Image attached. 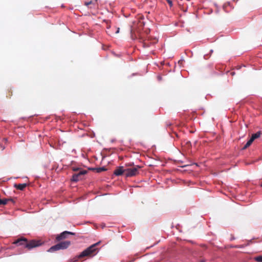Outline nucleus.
<instances>
[{
    "mask_svg": "<svg viewBox=\"0 0 262 262\" xmlns=\"http://www.w3.org/2000/svg\"><path fill=\"white\" fill-rule=\"evenodd\" d=\"M12 244L17 246H24V248H27L28 250H31L34 248L41 246L42 244V242L40 240L33 239L28 241L25 237H20L14 241Z\"/></svg>",
    "mask_w": 262,
    "mask_h": 262,
    "instance_id": "obj_1",
    "label": "nucleus"
},
{
    "mask_svg": "<svg viewBox=\"0 0 262 262\" xmlns=\"http://www.w3.org/2000/svg\"><path fill=\"white\" fill-rule=\"evenodd\" d=\"M99 242L94 244L85 250L83 251L78 256V258H81L85 256H93L97 253V249L96 247L98 245Z\"/></svg>",
    "mask_w": 262,
    "mask_h": 262,
    "instance_id": "obj_2",
    "label": "nucleus"
},
{
    "mask_svg": "<svg viewBox=\"0 0 262 262\" xmlns=\"http://www.w3.org/2000/svg\"><path fill=\"white\" fill-rule=\"evenodd\" d=\"M71 245L70 241H63L60 242L56 245L52 246L49 250L48 252H53L59 250H64L67 249Z\"/></svg>",
    "mask_w": 262,
    "mask_h": 262,
    "instance_id": "obj_3",
    "label": "nucleus"
},
{
    "mask_svg": "<svg viewBox=\"0 0 262 262\" xmlns=\"http://www.w3.org/2000/svg\"><path fill=\"white\" fill-rule=\"evenodd\" d=\"M141 168L139 165H135L132 167L125 169V175L126 177L136 176L139 174V169Z\"/></svg>",
    "mask_w": 262,
    "mask_h": 262,
    "instance_id": "obj_4",
    "label": "nucleus"
},
{
    "mask_svg": "<svg viewBox=\"0 0 262 262\" xmlns=\"http://www.w3.org/2000/svg\"><path fill=\"white\" fill-rule=\"evenodd\" d=\"M72 169L74 171H78L77 173L74 174L72 176L71 180L73 182H77L81 179V177L86 174L87 171L85 170H81L79 168L73 167Z\"/></svg>",
    "mask_w": 262,
    "mask_h": 262,
    "instance_id": "obj_5",
    "label": "nucleus"
},
{
    "mask_svg": "<svg viewBox=\"0 0 262 262\" xmlns=\"http://www.w3.org/2000/svg\"><path fill=\"white\" fill-rule=\"evenodd\" d=\"M75 233L70 231H65L61 233L60 234H58L56 237V240L57 241H60L62 239H66L68 237V235H75Z\"/></svg>",
    "mask_w": 262,
    "mask_h": 262,
    "instance_id": "obj_6",
    "label": "nucleus"
},
{
    "mask_svg": "<svg viewBox=\"0 0 262 262\" xmlns=\"http://www.w3.org/2000/svg\"><path fill=\"white\" fill-rule=\"evenodd\" d=\"M123 173H125V169L123 166L118 167L114 172V174L118 176L122 175Z\"/></svg>",
    "mask_w": 262,
    "mask_h": 262,
    "instance_id": "obj_7",
    "label": "nucleus"
},
{
    "mask_svg": "<svg viewBox=\"0 0 262 262\" xmlns=\"http://www.w3.org/2000/svg\"><path fill=\"white\" fill-rule=\"evenodd\" d=\"M27 184L26 183L23 184H15L14 187L18 190H23L27 187Z\"/></svg>",
    "mask_w": 262,
    "mask_h": 262,
    "instance_id": "obj_8",
    "label": "nucleus"
},
{
    "mask_svg": "<svg viewBox=\"0 0 262 262\" xmlns=\"http://www.w3.org/2000/svg\"><path fill=\"white\" fill-rule=\"evenodd\" d=\"M12 201V199H0V206L2 205H6L8 201Z\"/></svg>",
    "mask_w": 262,
    "mask_h": 262,
    "instance_id": "obj_9",
    "label": "nucleus"
},
{
    "mask_svg": "<svg viewBox=\"0 0 262 262\" xmlns=\"http://www.w3.org/2000/svg\"><path fill=\"white\" fill-rule=\"evenodd\" d=\"M261 133L260 132H258L256 133L255 134H254L252 135L251 139L253 141L255 139L259 138L260 137Z\"/></svg>",
    "mask_w": 262,
    "mask_h": 262,
    "instance_id": "obj_10",
    "label": "nucleus"
},
{
    "mask_svg": "<svg viewBox=\"0 0 262 262\" xmlns=\"http://www.w3.org/2000/svg\"><path fill=\"white\" fill-rule=\"evenodd\" d=\"M253 141L252 140V139L250 138V140L246 143V144L244 145V146L243 147V149L245 150L247 148H248L249 146H250L251 144L252 143Z\"/></svg>",
    "mask_w": 262,
    "mask_h": 262,
    "instance_id": "obj_11",
    "label": "nucleus"
},
{
    "mask_svg": "<svg viewBox=\"0 0 262 262\" xmlns=\"http://www.w3.org/2000/svg\"><path fill=\"white\" fill-rule=\"evenodd\" d=\"M96 2H97V0H95V2L91 1H90L89 2H85L84 5L85 6L89 7L90 5H94Z\"/></svg>",
    "mask_w": 262,
    "mask_h": 262,
    "instance_id": "obj_12",
    "label": "nucleus"
},
{
    "mask_svg": "<svg viewBox=\"0 0 262 262\" xmlns=\"http://www.w3.org/2000/svg\"><path fill=\"white\" fill-rule=\"evenodd\" d=\"M256 261L258 262H262V256H259L255 258Z\"/></svg>",
    "mask_w": 262,
    "mask_h": 262,
    "instance_id": "obj_13",
    "label": "nucleus"
},
{
    "mask_svg": "<svg viewBox=\"0 0 262 262\" xmlns=\"http://www.w3.org/2000/svg\"><path fill=\"white\" fill-rule=\"evenodd\" d=\"M104 170H105V169L104 167H100L97 169V171L98 172H100Z\"/></svg>",
    "mask_w": 262,
    "mask_h": 262,
    "instance_id": "obj_14",
    "label": "nucleus"
},
{
    "mask_svg": "<svg viewBox=\"0 0 262 262\" xmlns=\"http://www.w3.org/2000/svg\"><path fill=\"white\" fill-rule=\"evenodd\" d=\"M249 245V243H248L247 245H242L236 246H235L234 247H235V248H244V247H245L246 246H247V245Z\"/></svg>",
    "mask_w": 262,
    "mask_h": 262,
    "instance_id": "obj_15",
    "label": "nucleus"
},
{
    "mask_svg": "<svg viewBox=\"0 0 262 262\" xmlns=\"http://www.w3.org/2000/svg\"><path fill=\"white\" fill-rule=\"evenodd\" d=\"M249 245V243H248L247 245H242L236 246H235L234 247H235V248H244V247H245L246 246H247V245Z\"/></svg>",
    "mask_w": 262,
    "mask_h": 262,
    "instance_id": "obj_16",
    "label": "nucleus"
},
{
    "mask_svg": "<svg viewBox=\"0 0 262 262\" xmlns=\"http://www.w3.org/2000/svg\"><path fill=\"white\" fill-rule=\"evenodd\" d=\"M125 166L126 167H132L134 166L135 165H134L133 163H128V164H126Z\"/></svg>",
    "mask_w": 262,
    "mask_h": 262,
    "instance_id": "obj_17",
    "label": "nucleus"
},
{
    "mask_svg": "<svg viewBox=\"0 0 262 262\" xmlns=\"http://www.w3.org/2000/svg\"><path fill=\"white\" fill-rule=\"evenodd\" d=\"M0 147L2 150H4L5 148V146L3 145V143H0Z\"/></svg>",
    "mask_w": 262,
    "mask_h": 262,
    "instance_id": "obj_18",
    "label": "nucleus"
},
{
    "mask_svg": "<svg viewBox=\"0 0 262 262\" xmlns=\"http://www.w3.org/2000/svg\"><path fill=\"white\" fill-rule=\"evenodd\" d=\"M166 1L167 2V3H168L170 7L172 6V2L171 0H166Z\"/></svg>",
    "mask_w": 262,
    "mask_h": 262,
    "instance_id": "obj_19",
    "label": "nucleus"
},
{
    "mask_svg": "<svg viewBox=\"0 0 262 262\" xmlns=\"http://www.w3.org/2000/svg\"><path fill=\"white\" fill-rule=\"evenodd\" d=\"M3 141L4 142L6 143L7 142V138H4Z\"/></svg>",
    "mask_w": 262,
    "mask_h": 262,
    "instance_id": "obj_20",
    "label": "nucleus"
},
{
    "mask_svg": "<svg viewBox=\"0 0 262 262\" xmlns=\"http://www.w3.org/2000/svg\"><path fill=\"white\" fill-rule=\"evenodd\" d=\"M119 32V28H117V31L116 32V33H118Z\"/></svg>",
    "mask_w": 262,
    "mask_h": 262,
    "instance_id": "obj_21",
    "label": "nucleus"
},
{
    "mask_svg": "<svg viewBox=\"0 0 262 262\" xmlns=\"http://www.w3.org/2000/svg\"><path fill=\"white\" fill-rule=\"evenodd\" d=\"M130 32H131V36H132V37L133 38V30H131Z\"/></svg>",
    "mask_w": 262,
    "mask_h": 262,
    "instance_id": "obj_22",
    "label": "nucleus"
},
{
    "mask_svg": "<svg viewBox=\"0 0 262 262\" xmlns=\"http://www.w3.org/2000/svg\"><path fill=\"white\" fill-rule=\"evenodd\" d=\"M110 27H111V26L110 25H108L107 27V28L109 29V28H110Z\"/></svg>",
    "mask_w": 262,
    "mask_h": 262,
    "instance_id": "obj_23",
    "label": "nucleus"
},
{
    "mask_svg": "<svg viewBox=\"0 0 262 262\" xmlns=\"http://www.w3.org/2000/svg\"><path fill=\"white\" fill-rule=\"evenodd\" d=\"M181 62H182V61H181V60L179 61V63H180Z\"/></svg>",
    "mask_w": 262,
    "mask_h": 262,
    "instance_id": "obj_24",
    "label": "nucleus"
}]
</instances>
